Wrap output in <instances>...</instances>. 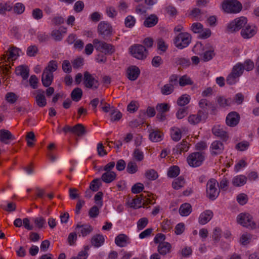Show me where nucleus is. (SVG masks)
<instances>
[{
    "label": "nucleus",
    "instance_id": "nucleus-1",
    "mask_svg": "<svg viewBox=\"0 0 259 259\" xmlns=\"http://www.w3.org/2000/svg\"><path fill=\"white\" fill-rule=\"evenodd\" d=\"M155 203V198L152 194L147 193L146 195L141 194L139 196H136V198L132 199L131 202H128L129 206L135 209L140 208L142 203L143 204H153Z\"/></svg>",
    "mask_w": 259,
    "mask_h": 259
},
{
    "label": "nucleus",
    "instance_id": "nucleus-2",
    "mask_svg": "<svg viewBox=\"0 0 259 259\" xmlns=\"http://www.w3.org/2000/svg\"><path fill=\"white\" fill-rule=\"evenodd\" d=\"M21 54H22V52L20 49L14 46H11L8 51L2 56L0 58V64L6 62L13 64L14 61L18 59Z\"/></svg>",
    "mask_w": 259,
    "mask_h": 259
},
{
    "label": "nucleus",
    "instance_id": "nucleus-3",
    "mask_svg": "<svg viewBox=\"0 0 259 259\" xmlns=\"http://www.w3.org/2000/svg\"><path fill=\"white\" fill-rule=\"evenodd\" d=\"M192 39L191 35L187 32L179 33L174 39V44L180 49L187 47L190 44Z\"/></svg>",
    "mask_w": 259,
    "mask_h": 259
},
{
    "label": "nucleus",
    "instance_id": "nucleus-4",
    "mask_svg": "<svg viewBox=\"0 0 259 259\" xmlns=\"http://www.w3.org/2000/svg\"><path fill=\"white\" fill-rule=\"evenodd\" d=\"M222 8L228 13H238L242 9V5L237 0H224L222 4Z\"/></svg>",
    "mask_w": 259,
    "mask_h": 259
},
{
    "label": "nucleus",
    "instance_id": "nucleus-5",
    "mask_svg": "<svg viewBox=\"0 0 259 259\" xmlns=\"http://www.w3.org/2000/svg\"><path fill=\"white\" fill-rule=\"evenodd\" d=\"M129 51L133 57L139 60H145L148 55V51L145 47L140 44L131 46Z\"/></svg>",
    "mask_w": 259,
    "mask_h": 259
},
{
    "label": "nucleus",
    "instance_id": "nucleus-6",
    "mask_svg": "<svg viewBox=\"0 0 259 259\" xmlns=\"http://www.w3.org/2000/svg\"><path fill=\"white\" fill-rule=\"evenodd\" d=\"M205 153L196 152L190 154L187 157V162L190 166L196 167L200 166L205 159Z\"/></svg>",
    "mask_w": 259,
    "mask_h": 259
},
{
    "label": "nucleus",
    "instance_id": "nucleus-7",
    "mask_svg": "<svg viewBox=\"0 0 259 259\" xmlns=\"http://www.w3.org/2000/svg\"><path fill=\"white\" fill-rule=\"evenodd\" d=\"M219 185L217 181L214 179H210L206 185V196L210 200H215L219 196L220 191L216 187V185Z\"/></svg>",
    "mask_w": 259,
    "mask_h": 259
},
{
    "label": "nucleus",
    "instance_id": "nucleus-8",
    "mask_svg": "<svg viewBox=\"0 0 259 259\" xmlns=\"http://www.w3.org/2000/svg\"><path fill=\"white\" fill-rule=\"evenodd\" d=\"M247 23V19L245 17H240L230 22L227 27L229 32L237 31L242 28Z\"/></svg>",
    "mask_w": 259,
    "mask_h": 259
},
{
    "label": "nucleus",
    "instance_id": "nucleus-9",
    "mask_svg": "<svg viewBox=\"0 0 259 259\" xmlns=\"http://www.w3.org/2000/svg\"><path fill=\"white\" fill-rule=\"evenodd\" d=\"M62 131L65 134L70 133L78 137H81L86 133L84 126L81 123H78L73 126L65 125L62 128Z\"/></svg>",
    "mask_w": 259,
    "mask_h": 259
},
{
    "label": "nucleus",
    "instance_id": "nucleus-10",
    "mask_svg": "<svg viewBox=\"0 0 259 259\" xmlns=\"http://www.w3.org/2000/svg\"><path fill=\"white\" fill-rule=\"evenodd\" d=\"M93 43L97 50L100 51L105 54H112L115 51L113 45L105 41L100 40L98 39H94Z\"/></svg>",
    "mask_w": 259,
    "mask_h": 259
},
{
    "label": "nucleus",
    "instance_id": "nucleus-11",
    "mask_svg": "<svg viewBox=\"0 0 259 259\" xmlns=\"http://www.w3.org/2000/svg\"><path fill=\"white\" fill-rule=\"evenodd\" d=\"M237 222L243 227L251 229L255 228V223L252 220V216L248 213H241L237 217Z\"/></svg>",
    "mask_w": 259,
    "mask_h": 259
},
{
    "label": "nucleus",
    "instance_id": "nucleus-12",
    "mask_svg": "<svg viewBox=\"0 0 259 259\" xmlns=\"http://www.w3.org/2000/svg\"><path fill=\"white\" fill-rule=\"evenodd\" d=\"M57 68V66H47L42 74L41 81L43 85L48 87L53 80V72Z\"/></svg>",
    "mask_w": 259,
    "mask_h": 259
},
{
    "label": "nucleus",
    "instance_id": "nucleus-13",
    "mask_svg": "<svg viewBox=\"0 0 259 259\" xmlns=\"http://www.w3.org/2000/svg\"><path fill=\"white\" fill-rule=\"evenodd\" d=\"M243 66H234L231 72L227 77V83L229 85L234 84L237 80V79L240 76L244 71Z\"/></svg>",
    "mask_w": 259,
    "mask_h": 259
},
{
    "label": "nucleus",
    "instance_id": "nucleus-14",
    "mask_svg": "<svg viewBox=\"0 0 259 259\" xmlns=\"http://www.w3.org/2000/svg\"><path fill=\"white\" fill-rule=\"evenodd\" d=\"M83 82L86 88L93 90L97 89L100 85L99 81L88 71L84 73Z\"/></svg>",
    "mask_w": 259,
    "mask_h": 259
},
{
    "label": "nucleus",
    "instance_id": "nucleus-15",
    "mask_svg": "<svg viewBox=\"0 0 259 259\" xmlns=\"http://www.w3.org/2000/svg\"><path fill=\"white\" fill-rule=\"evenodd\" d=\"M207 116L208 112L206 110H198L196 114H192L188 117V121L190 124L195 125L205 120Z\"/></svg>",
    "mask_w": 259,
    "mask_h": 259
},
{
    "label": "nucleus",
    "instance_id": "nucleus-16",
    "mask_svg": "<svg viewBox=\"0 0 259 259\" xmlns=\"http://www.w3.org/2000/svg\"><path fill=\"white\" fill-rule=\"evenodd\" d=\"M240 118V115L238 113L235 111H232L227 115L226 123L229 126L234 127L238 124Z\"/></svg>",
    "mask_w": 259,
    "mask_h": 259
},
{
    "label": "nucleus",
    "instance_id": "nucleus-17",
    "mask_svg": "<svg viewBox=\"0 0 259 259\" xmlns=\"http://www.w3.org/2000/svg\"><path fill=\"white\" fill-rule=\"evenodd\" d=\"M112 28L110 24L104 21L101 22L98 26V32L103 37L108 36L111 34Z\"/></svg>",
    "mask_w": 259,
    "mask_h": 259
},
{
    "label": "nucleus",
    "instance_id": "nucleus-18",
    "mask_svg": "<svg viewBox=\"0 0 259 259\" xmlns=\"http://www.w3.org/2000/svg\"><path fill=\"white\" fill-rule=\"evenodd\" d=\"M224 150V144L219 140L213 141L210 146V153L212 156L221 154Z\"/></svg>",
    "mask_w": 259,
    "mask_h": 259
},
{
    "label": "nucleus",
    "instance_id": "nucleus-19",
    "mask_svg": "<svg viewBox=\"0 0 259 259\" xmlns=\"http://www.w3.org/2000/svg\"><path fill=\"white\" fill-rule=\"evenodd\" d=\"M75 229L79 236H81L83 237L90 234L93 230V227L90 225L87 224L83 225L78 224Z\"/></svg>",
    "mask_w": 259,
    "mask_h": 259
},
{
    "label": "nucleus",
    "instance_id": "nucleus-20",
    "mask_svg": "<svg viewBox=\"0 0 259 259\" xmlns=\"http://www.w3.org/2000/svg\"><path fill=\"white\" fill-rule=\"evenodd\" d=\"M257 28L253 25H247L243 28L241 31L242 37L245 39H248L253 36L257 32Z\"/></svg>",
    "mask_w": 259,
    "mask_h": 259
},
{
    "label": "nucleus",
    "instance_id": "nucleus-21",
    "mask_svg": "<svg viewBox=\"0 0 259 259\" xmlns=\"http://www.w3.org/2000/svg\"><path fill=\"white\" fill-rule=\"evenodd\" d=\"M140 74V69L137 66H129L126 71L127 78L131 80H136Z\"/></svg>",
    "mask_w": 259,
    "mask_h": 259
},
{
    "label": "nucleus",
    "instance_id": "nucleus-22",
    "mask_svg": "<svg viewBox=\"0 0 259 259\" xmlns=\"http://www.w3.org/2000/svg\"><path fill=\"white\" fill-rule=\"evenodd\" d=\"M15 139L14 136L8 130H0V142L5 144H9L11 141Z\"/></svg>",
    "mask_w": 259,
    "mask_h": 259
},
{
    "label": "nucleus",
    "instance_id": "nucleus-23",
    "mask_svg": "<svg viewBox=\"0 0 259 259\" xmlns=\"http://www.w3.org/2000/svg\"><path fill=\"white\" fill-rule=\"evenodd\" d=\"M212 132L214 135L220 138L223 141H226L229 138L227 132L219 125L214 126L212 129Z\"/></svg>",
    "mask_w": 259,
    "mask_h": 259
},
{
    "label": "nucleus",
    "instance_id": "nucleus-24",
    "mask_svg": "<svg viewBox=\"0 0 259 259\" xmlns=\"http://www.w3.org/2000/svg\"><path fill=\"white\" fill-rule=\"evenodd\" d=\"M163 134L158 129H152L150 131L149 138L153 142H158L162 140Z\"/></svg>",
    "mask_w": 259,
    "mask_h": 259
},
{
    "label": "nucleus",
    "instance_id": "nucleus-25",
    "mask_svg": "<svg viewBox=\"0 0 259 259\" xmlns=\"http://www.w3.org/2000/svg\"><path fill=\"white\" fill-rule=\"evenodd\" d=\"M29 69L28 66H17L15 68V72L17 75L21 76L24 80L29 76Z\"/></svg>",
    "mask_w": 259,
    "mask_h": 259
},
{
    "label": "nucleus",
    "instance_id": "nucleus-26",
    "mask_svg": "<svg viewBox=\"0 0 259 259\" xmlns=\"http://www.w3.org/2000/svg\"><path fill=\"white\" fill-rule=\"evenodd\" d=\"M212 216V212L211 210H207L201 213L199 218V222L200 224L204 225L211 219Z\"/></svg>",
    "mask_w": 259,
    "mask_h": 259
},
{
    "label": "nucleus",
    "instance_id": "nucleus-27",
    "mask_svg": "<svg viewBox=\"0 0 259 259\" xmlns=\"http://www.w3.org/2000/svg\"><path fill=\"white\" fill-rule=\"evenodd\" d=\"M171 245L169 243L164 242L159 244L157 250L159 253L162 255H165L170 252L171 249Z\"/></svg>",
    "mask_w": 259,
    "mask_h": 259
},
{
    "label": "nucleus",
    "instance_id": "nucleus-28",
    "mask_svg": "<svg viewBox=\"0 0 259 259\" xmlns=\"http://www.w3.org/2000/svg\"><path fill=\"white\" fill-rule=\"evenodd\" d=\"M67 32L66 27H60L59 29H55L52 31L51 35L56 40H61L63 35Z\"/></svg>",
    "mask_w": 259,
    "mask_h": 259
},
{
    "label": "nucleus",
    "instance_id": "nucleus-29",
    "mask_svg": "<svg viewBox=\"0 0 259 259\" xmlns=\"http://www.w3.org/2000/svg\"><path fill=\"white\" fill-rule=\"evenodd\" d=\"M129 237L124 234H119L115 239V244L119 247H124L127 244Z\"/></svg>",
    "mask_w": 259,
    "mask_h": 259
},
{
    "label": "nucleus",
    "instance_id": "nucleus-30",
    "mask_svg": "<svg viewBox=\"0 0 259 259\" xmlns=\"http://www.w3.org/2000/svg\"><path fill=\"white\" fill-rule=\"evenodd\" d=\"M158 18L155 15H151L147 17L144 22V25L146 27H152L158 23Z\"/></svg>",
    "mask_w": 259,
    "mask_h": 259
},
{
    "label": "nucleus",
    "instance_id": "nucleus-31",
    "mask_svg": "<svg viewBox=\"0 0 259 259\" xmlns=\"http://www.w3.org/2000/svg\"><path fill=\"white\" fill-rule=\"evenodd\" d=\"M116 174L114 171H106L101 177L102 180L106 183H110L115 180Z\"/></svg>",
    "mask_w": 259,
    "mask_h": 259
},
{
    "label": "nucleus",
    "instance_id": "nucleus-32",
    "mask_svg": "<svg viewBox=\"0 0 259 259\" xmlns=\"http://www.w3.org/2000/svg\"><path fill=\"white\" fill-rule=\"evenodd\" d=\"M105 239L104 236L101 234H96L94 235L91 239L92 244L96 247L101 246L104 242Z\"/></svg>",
    "mask_w": 259,
    "mask_h": 259
},
{
    "label": "nucleus",
    "instance_id": "nucleus-33",
    "mask_svg": "<svg viewBox=\"0 0 259 259\" xmlns=\"http://www.w3.org/2000/svg\"><path fill=\"white\" fill-rule=\"evenodd\" d=\"M247 178L245 176L238 175L233 178L232 184L235 187H240L246 183Z\"/></svg>",
    "mask_w": 259,
    "mask_h": 259
},
{
    "label": "nucleus",
    "instance_id": "nucleus-34",
    "mask_svg": "<svg viewBox=\"0 0 259 259\" xmlns=\"http://www.w3.org/2000/svg\"><path fill=\"white\" fill-rule=\"evenodd\" d=\"M191 212V206L189 203L181 205L179 208V212L182 216H187Z\"/></svg>",
    "mask_w": 259,
    "mask_h": 259
},
{
    "label": "nucleus",
    "instance_id": "nucleus-35",
    "mask_svg": "<svg viewBox=\"0 0 259 259\" xmlns=\"http://www.w3.org/2000/svg\"><path fill=\"white\" fill-rule=\"evenodd\" d=\"M189 148L188 143L185 140H183L181 143L177 145L176 151L177 153L181 154L182 152H185L188 150Z\"/></svg>",
    "mask_w": 259,
    "mask_h": 259
},
{
    "label": "nucleus",
    "instance_id": "nucleus-36",
    "mask_svg": "<svg viewBox=\"0 0 259 259\" xmlns=\"http://www.w3.org/2000/svg\"><path fill=\"white\" fill-rule=\"evenodd\" d=\"M82 96V91L81 89L76 88L74 89L71 92V97L72 100L78 102L79 101Z\"/></svg>",
    "mask_w": 259,
    "mask_h": 259
},
{
    "label": "nucleus",
    "instance_id": "nucleus-37",
    "mask_svg": "<svg viewBox=\"0 0 259 259\" xmlns=\"http://www.w3.org/2000/svg\"><path fill=\"white\" fill-rule=\"evenodd\" d=\"M190 96L184 94L180 97L177 100V104L180 106H184L187 105L190 101Z\"/></svg>",
    "mask_w": 259,
    "mask_h": 259
},
{
    "label": "nucleus",
    "instance_id": "nucleus-38",
    "mask_svg": "<svg viewBox=\"0 0 259 259\" xmlns=\"http://www.w3.org/2000/svg\"><path fill=\"white\" fill-rule=\"evenodd\" d=\"M184 184V178L183 177L180 176L175 180V181L172 182V186L174 189L178 190L183 187Z\"/></svg>",
    "mask_w": 259,
    "mask_h": 259
},
{
    "label": "nucleus",
    "instance_id": "nucleus-39",
    "mask_svg": "<svg viewBox=\"0 0 259 259\" xmlns=\"http://www.w3.org/2000/svg\"><path fill=\"white\" fill-rule=\"evenodd\" d=\"M180 174V168L178 166H170L167 171V176L169 178H175Z\"/></svg>",
    "mask_w": 259,
    "mask_h": 259
},
{
    "label": "nucleus",
    "instance_id": "nucleus-40",
    "mask_svg": "<svg viewBox=\"0 0 259 259\" xmlns=\"http://www.w3.org/2000/svg\"><path fill=\"white\" fill-rule=\"evenodd\" d=\"M42 93H38L35 97V101L37 105L40 107H44L47 104L46 99Z\"/></svg>",
    "mask_w": 259,
    "mask_h": 259
},
{
    "label": "nucleus",
    "instance_id": "nucleus-41",
    "mask_svg": "<svg viewBox=\"0 0 259 259\" xmlns=\"http://www.w3.org/2000/svg\"><path fill=\"white\" fill-rule=\"evenodd\" d=\"M113 110L110 113L111 121L112 122L119 120L122 117V113L118 110H116L114 107L112 106Z\"/></svg>",
    "mask_w": 259,
    "mask_h": 259
},
{
    "label": "nucleus",
    "instance_id": "nucleus-42",
    "mask_svg": "<svg viewBox=\"0 0 259 259\" xmlns=\"http://www.w3.org/2000/svg\"><path fill=\"white\" fill-rule=\"evenodd\" d=\"M138 170V167L137 163L133 161L128 162L126 167V171L128 174H135Z\"/></svg>",
    "mask_w": 259,
    "mask_h": 259
},
{
    "label": "nucleus",
    "instance_id": "nucleus-43",
    "mask_svg": "<svg viewBox=\"0 0 259 259\" xmlns=\"http://www.w3.org/2000/svg\"><path fill=\"white\" fill-rule=\"evenodd\" d=\"M171 137L172 140L177 142L179 141L182 137V132L179 128H172L171 130Z\"/></svg>",
    "mask_w": 259,
    "mask_h": 259
},
{
    "label": "nucleus",
    "instance_id": "nucleus-44",
    "mask_svg": "<svg viewBox=\"0 0 259 259\" xmlns=\"http://www.w3.org/2000/svg\"><path fill=\"white\" fill-rule=\"evenodd\" d=\"M179 84L180 86L184 87L187 85H192L193 82L191 78L186 75H183L179 79Z\"/></svg>",
    "mask_w": 259,
    "mask_h": 259
},
{
    "label": "nucleus",
    "instance_id": "nucleus-45",
    "mask_svg": "<svg viewBox=\"0 0 259 259\" xmlns=\"http://www.w3.org/2000/svg\"><path fill=\"white\" fill-rule=\"evenodd\" d=\"M145 175L147 179L151 181L155 180L158 177L157 172L153 169L147 170Z\"/></svg>",
    "mask_w": 259,
    "mask_h": 259
},
{
    "label": "nucleus",
    "instance_id": "nucleus-46",
    "mask_svg": "<svg viewBox=\"0 0 259 259\" xmlns=\"http://www.w3.org/2000/svg\"><path fill=\"white\" fill-rule=\"evenodd\" d=\"M101 185V183L99 179L93 180L90 185V189L93 192H97L99 189Z\"/></svg>",
    "mask_w": 259,
    "mask_h": 259
},
{
    "label": "nucleus",
    "instance_id": "nucleus-47",
    "mask_svg": "<svg viewBox=\"0 0 259 259\" xmlns=\"http://www.w3.org/2000/svg\"><path fill=\"white\" fill-rule=\"evenodd\" d=\"M26 140L28 146L32 147L34 145L33 141H36V139L33 132H29L27 133L26 136Z\"/></svg>",
    "mask_w": 259,
    "mask_h": 259
},
{
    "label": "nucleus",
    "instance_id": "nucleus-48",
    "mask_svg": "<svg viewBox=\"0 0 259 259\" xmlns=\"http://www.w3.org/2000/svg\"><path fill=\"white\" fill-rule=\"evenodd\" d=\"M13 9L15 13L19 15L22 14L24 12L25 7L22 3H17L14 5Z\"/></svg>",
    "mask_w": 259,
    "mask_h": 259
},
{
    "label": "nucleus",
    "instance_id": "nucleus-49",
    "mask_svg": "<svg viewBox=\"0 0 259 259\" xmlns=\"http://www.w3.org/2000/svg\"><path fill=\"white\" fill-rule=\"evenodd\" d=\"M18 96L13 92H9L7 93L5 99L7 101L11 104H14L18 99Z\"/></svg>",
    "mask_w": 259,
    "mask_h": 259
},
{
    "label": "nucleus",
    "instance_id": "nucleus-50",
    "mask_svg": "<svg viewBox=\"0 0 259 259\" xmlns=\"http://www.w3.org/2000/svg\"><path fill=\"white\" fill-rule=\"evenodd\" d=\"M136 21V19L134 16L128 15L125 19L124 24L126 27L132 28L135 25Z\"/></svg>",
    "mask_w": 259,
    "mask_h": 259
},
{
    "label": "nucleus",
    "instance_id": "nucleus-51",
    "mask_svg": "<svg viewBox=\"0 0 259 259\" xmlns=\"http://www.w3.org/2000/svg\"><path fill=\"white\" fill-rule=\"evenodd\" d=\"M174 88L172 86L168 83L165 84L161 89V93L164 95H168L173 92Z\"/></svg>",
    "mask_w": 259,
    "mask_h": 259
},
{
    "label": "nucleus",
    "instance_id": "nucleus-52",
    "mask_svg": "<svg viewBox=\"0 0 259 259\" xmlns=\"http://www.w3.org/2000/svg\"><path fill=\"white\" fill-rule=\"evenodd\" d=\"M203 25L199 22L193 23L191 26V30L195 33H200L203 30Z\"/></svg>",
    "mask_w": 259,
    "mask_h": 259
},
{
    "label": "nucleus",
    "instance_id": "nucleus-53",
    "mask_svg": "<svg viewBox=\"0 0 259 259\" xmlns=\"http://www.w3.org/2000/svg\"><path fill=\"white\" fill-rule=\"evenodd\" d=\"M157 49L159 51L163 53L165 52L167 49L168 46L162 38H158L157 40Z\"/></svg>",
    "mask_w": 259,
    "mask_h": 259
},
{
    "label": "nucleus",
    "instance_id": "nucleus-54",
    "mask_svg": "<svg viewBox=\"0 0 259 259\" xmlns=\"http://www.w3.org/2000/svg\"><path fill=\"white\" fill-rule=\"evenodd\" d=\"M32 16L35 20L41 19L43 17L42 11L39 8L34 9L32 11Z\"/></svg>",
    "mask_w": 259,
    "mask_h": 259
},
{
    "label": "nucleus",
    "instance_id": "nucleus-55",
    "mask_svg": "<svg viewBox=\"0 0 259 259\" xmlns=\"http://www.w3.org/2000/svg\"><path fill=\"white\" fill-rule=\"evenodd\" d=\"M156 109L159 113H165L169 111V106L167 103H160L157 104Z\"/></svg>",
    "mask_w": 259,
    "mask_h": 259
},
{
    "label": "nucleus",
    "instance_id": "nucleus-56",
    "mask_svg": "<svg viewBox=\"0 0 259 259\" xmlns=\"http://www.w3.org/2000/svg\"><path fill=\"white\" fill-rule=\"evenodd\" d=\"M188 114V107L180 108L176 113V117L179 119H181Z\"/></svg>",
    "mask_w": 259,
    "mask_h": 259
},
{
    "label": "nucleus",
    "instance_id": "nucleus-57",
    "mask_svg": "<svg viewBox=\"0 0 259 259\" xmlns=\"http://www.w3.org/2000/svg\"><path fill=\"white\" fill-rule=\"evenodd\" d=\"M13 8L10 3H1L0 4V14H4L7 11H11Z\"/></svg>",
    "mask_w": 259,
    "mask_h": 259
},
{
    "label": "nucleus",
    "instance_id": "nucleus-58",
    "mask_svg": "<svg viewBox=\"0 0 259 259\" xmlns=\"http://www.w3.org/2000/svg\"><path fill=\"white\" fill-rule=\"evenodd\" d=\"M148 223V220L147 218H142L137 222V228L139 230H141L145 228Z\"/></svg>",
    "mask_w": 259,
    "mask_h": 259
},
{
    "label": "nucleus",
    "instance_id": "nucleus-59",
    "mask_svg": "<svg viewBox=\"0 0 259 259\" xmlns=\"http://www.w3.org/2000/svg\"><path fill=\"white\" fill-rule=\"evenodd\" d=\"M99 214V207L96 205L92 207L89 211V215L91 218H97Z\"/></svg>",
    "mask_w": 259,
    "mask_h": 259
},
{
    "label": "nucleus",
    "instance_id": "nucleus-60",
    "mask_svg": "<svg viewBox=\"0 0 259 259\" xmlns=\"http://www.w3.org/2000/svg\"><path fill=\"white\" fill-rule=\"evenodd\" d=\"M221 229L219 228H215L213 231L212 237L215 242H218L221 238Z\"/></svg>",
    "mask_w": 259,
    "mask_h": 259
},
{
    "label": "nucleus",
    "instance_id": "nucleus-61",
    "mask_svg": "<svg viewBox=\"0 0 259 259\" xmlns=\"http://www.w3.org/2000/svg\"><path fill=\"white\" fill-rule=\"evenodd\" d=\"M76 232H77L70 233L68 235L67 241L71 246L75 244L77 238Z\"/></svg>",
    "mask_w": 259,
    "mask_h": 259
},
{
    "label": "nucleus",
    "instance_id": "nucleus-62",
    "mask_svg": "<svg viewBox=\"0 0 259 259\" xmlns=\"http://www.w3.org/2000/svg\"><path fill=\"white\" fill-rule=\"evenodd\" d=\"M37 52V47L35 45H31L27 48L26 53L28 56L32 57L35 56Z\"/></svg>",
    "mask_w": 259,
    "mask_h": 259
},
{
    "label": "nucleus",
    "instance_id": "nucleus-63",
    "mask_svg": "<svg viewBox=\"0 0 259 259\" xmlns=\"http://www.w3.org/2000/svg\"><path fill=\"white\" fill-rule=\"evenodd\" d=\"M144 185L140 183H136L132 188V192L134 194H138L141 192L144 189Z\"/></svg>",
    "mask_w": 259,
    "mask_h": 259
},
{
    "label": "nucleus",
    "instance_id": "nucleus-64",
    "mask_svg": "<svg viewBox=\"0 0 259 259\" xmlns=\"http://www.w3.org/2000/svg\"><path fill=\"white\" fill-rule=\"evenodd\" d=\"M249 146V143L247 141H243L238 143L235 146V148L241 151H243L246 150Z\"/></svg>",
    "mask_w": 259,
    "mask_h": 259
}]
</instances>
